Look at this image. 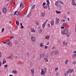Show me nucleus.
Masks as SVG:
<instances>
[{"label":"nucleus","instance_id":"nucleus-55","mask_svg":"<svg viewBox=\"0 0 76 76\" xmlns=\"http://www.w3.org/2000/svg\"><path fill=\"white\" fill-rule=\"evenodd\" d=\"M1 57V52H0V57Z\"/></svg>","mask_w":76,"mask_h":76},{"label":"nucleus","instance_id":"nucleus-22","mask_svg":"<svg viewBox=\"0 0 76 76\" xmlns=\"http://www.w3.org/2000/svg\"><path fill=\"white\" fill-rule=\"evenodd\" d=\"M18 44V42L16 40H15L14 44L15 45H17Z\"/></svg>","mask_w":76,"mask_h":76},{"label":"nucleus","instance_id":"nucleus-36","mask_svg":"<svg viewBox=\"0 0 76 76\" xmlns=\"http://www.w3.org/2000/svg\"><path fill=\"white\" fill-rule=\"evenodd\" d=\"M31 14H30V13H29L28 15H27V18H29V17L31 16Z\"/></svg>","mask_w":76,"mask_h":76},{"label":"nucleus","instance_id":"nucleus-10","mask_svg":"<svg viewBox=\"0 0 76 76\" xmlns=\"http://www.w3.org/2000/svg\"><path fill=\"white\" fill-rule=\"evenodd\" d=\"M72 4L73 6H76V3L75 0H72Z\"/></svg>","mask_w":76,"mask_h":76},{"label":"nucleus","instance_id":"nucleus-61","mask_svg":"<svg viewBox=\"0 0 76 76\" xmlns=\"http://www.w3.org/2000/svg\"><path fill=\"white\" fill-rule=\"evenodd\" d=\"M73 53H74V54H76V50L73 52Z\"/></svg>","mask_w":76,"mask_h":76},{"label":"nucleus","instance_id":"nucleus-19","mask_svg":"<svg viewBox=\"0 0 76 76\" xmlns=\"http://www.w3.org/2000/svg\"><path fill=\"white\" fill-rule=\"evenodd\" d=\"M69 71H68L66 72V73H65L64 75V76H66V75H69Z\"/></svg>","mask_w":76,"mask_h":76},{"label":"nucleus","instance_id":"nucleus-48","mask_svg":"<svg viewBox=\"0 0 76 76\" xmlns=\"http://www.w3.org/2000/svg\"><path fill=\"white\" fill-rule=\"evenodd\" d=\"M48 7H48L49 10H50V5H49V6L48 5Z\"/></svg>","mask_w":76,"mask_h":76},{"label":"nucleus","instance_id":"nucleus-6","mask_svg":"<svg viewBox=\"0 0 76 76\" xmlns=\"http://www.w3.org/2000/svg\"><path fill=\"white\" fill-rule=\"evenodd\" d=\"M55 5L56 6V7H58L60 8H61V5L58 4V3H57V2H56L55 3Z\"/></svg>","mask_w":76,"mask_h":76},{"label":"nucleus","instance_id":"nucleus-24","mask_svg":"<svg viewBox=\"0 0 76 76\" xmlns=\"http://www.w3.org/2000/svg\"><path fill=\"white\" fill-rule=\"evenodd\" d=\"M6 63V60L5 59H4V60L3 61L2 64H4V63Z\"/></svg>","mask_w":76,"mask_h":76},{"label":"nucleus","instance_id":"nucleus-63","mask_svg":"<svg viewBox=\"0 0 76 76\" xmlns=\"http://www.w3.org/2000/svg\"><path fill=\"white\" fill-rule=\"evenodd\" d=\"M46 57V58H48V55H46L45 56Z\"/></svg>","mask_w":76,"mask_h":76},{"label":"nucleus","instance_id":"nucleus-5","mask_svg":"<svg viewBox=\"0 0 76 76\" xmlns=\"http://www.w3.org/2000/svg\"><path fill=\"white\" fill-rule=\"evenodd\" d=\"M68 71L69 73H73L74 72V69H69L68 70Z\"/></svg>","mask_w":76,"mask_h":76},{"label":"nucleus","instance_id":"nucleus-26","mask_svg":"<svg viewBox=\"0 0 76 76\" xmlns=\"http://www.w3.org/2000/svg\"><path fill=\"white\" fill-rule=\"evenodd\" d=\"M47 3V4H48V5L49 6V5H50V1H49V0H47L46 1Z\"/></svg>","mask_w":76,"mask_h":76},{"label":"nucleus","instance_id":"nucleus-32","mask_svg":"<svg viewBox=\"0 0 76 76\" xmlns=\"http://www.w3.org/2000/svg\"><path fill=\"white\" fill-rule=\"evenodd\" d=\"M69 60L66 59V61L65 62V64H67V63H68V62H69Z\"/></svg>","mask_w":76,"mask_h":76},{"label":"nucleus","instance_id":"nucleus-45","mask_svg":"<svg viewBox=\"0 0 76 76\" xmlns=\"http://www.w3.org/2000/svg\"><path fill=\"white\" fill-rule=\"evenodd\" d=\"M45 54L43 53L42 54V56H43V57H45Z\"/></svg>","mask_w":76,"mask_h":76},{"label":"nucleus","instance_id":"nucleus-52","mask_svg":"<svg viewBox=\"0 0 76 76\" xmlns=\"http://www.w3.org/2000/svg\"><path fill=\"white\" fill-rule=\"evenodd\" d=\"M23 28H24V27H23V26H21V27L20 28H21V29H23Z\"/></svg>","mask_w":76,"mask_h":76},{"label":"nucleus","instance_id":"nucleus-62","mask_svg":"<svg viewBox=\"0 0 76 76\" xmlns=\"http://www.w3.org/2000/svg\"><path fill=\"white\" fill-rule=\"evenodd\" d=\"M32 11V9H31L30 10L29 13L31 14V13Z\"/></svg>","mask_w":76,"mask_h":76},{"label":"nucleus","instance_id":"nucleus-38","mask_svg":"<svg viewBox=\"0 0 76 76\" xmlns=\"http://www.w3.org/2000/svg\"><path fill=\"white\" fill-rule=\"evenodd\" d=\"M61 21L62 22H65V21H66V20L63 19L62 20H61Z\"/></svg>","mask_w":76,"mask_h":76},{"label":"nucleus","instance_id":"nucleus-39","mask_svg":"<svg viewBox=\"0 0 76 76\" xmlns=\"http://www.w3.org/2000/svg\"><path fill=\"white\" fill-rule=\"evenodd\" d=\"M13 38H14V36H12L10 37V39H13Z\"/></svg>","mask_w":76,"mask_h":76},{"label":"nucleus","instance_id":"nucleus-20","mask_svg":"<svg viewBox=\"0 0 76 76\" xmlns=\"http://www.w3.org/2000/svg\"><path fill=\"white\" fill-rule=\"evenodd\" d=\"M43 44L42 43H41L40 45V47H42V48H44V46L43 45Z\"/></svg>","mask_w":76,"mask_h":76},{"label":"nucleus","instance_id":"nucleus-31","mask_svg":"<svg viewBox=\"0 0 76 76\" xmlns=\"http://www.w3.org/2000/svg\"><path fill=\"white\" fill-rule=\"evenodd\" d=\"M45 24L44 23L42 25V28H45Z\"/></svg>","mask_w":76,"mask_h":76},{"label":"nucleus","instance_id":"nucleus-17","mask_svg":"<svg viewBox=\"0 0 76 76\" xmlns=\"http://www.w3.org/2000/svg\"><path fill=\"white\" fill-rule=\"evenodd\" d=\"M41 16H42V17H43V16H45V13L44 12H42L41 14Z\"/></svg>","mask_w":76,"mask_h":76},{"label":"nucleus","instance_id":"nucleus-4","mask_svg":"<svg viewBox=\"0 0 76 76\" xmlns=\"http://www.w3.org/2000/svg\"><path fill=\"white\" fill-rule=\"evenodd\" d=\"M2 11L4 13H7V9L6 8H4L3 9Z\"/></svg>","mask_w":76,"mask_h":76},{"label":"nucleus","instance_id":"nucleus-43","mask_svg":"<svg viewBox=\"0 0 76 76\" xmlns=\"http://www.w3.org/2000/svg\"><path fill=\"white\" fill-rule=\"evenodd\" d=\"M44 71L45 72H46V73H47V68H45V70Z\"/></svg>","mask_w":76,"mask_h":76},{"label":"nucleus","instance_id":"nucleus-25","mask_svg":"<svg viewBox=\"0 0 76 76\" xmlns=\"http://www.w3.org/2000/svg\"><path fill=\"white\" fill-rule=\"evenodd\" d=\"M67 44V42H65V41H64L63 42V44L64 45H66Z\"/></svg>","mask_w":76,"mask_h":76},{"label":"nucleus","instance_id":"nucleus-30","mask_svg":"<svg viewBox=\"0 0 76 76\" xmlns=\"http://www.w3.org/2000/svg\"><path fill=\"white\" fill-rule=\"evenodd\" d=\"M58 70V68L56 67L55 68V72H57Z\"/></svg>","mask_w":76,"mask_h":76},{"label":"nucleus","instance_id":"nucleus-28","mask_svg":"<svg viewBox=\"0 0 76 76\" xmlns=\"http://www.w3.org/2000/svg\"><path fill=\"white\" fill-rule=\"evenodd\" d=\"M14 74H15L17 73V71L16 70H13L12 72Z\"/></svg>","mask_w":76,"mask_h":76},{"label":"nucleus","instance_id":"nucleus-1","mask_svg":"<svg viewBox=\"0 0 76 76\" xmlns=\"http://www.w3.org/2000/svg\"><path fill=\"white\" fill-rule=\"evenodd\" d=\"M69 31V29H67L64 30L63 32L62 31L61 32L62 34L63 35V34H65V35L67 34V37H69V36H70V32H69L68 33V31Z\"/></svg>","mask_w":76,"mask_h":76},{"label":"nucleus","instance_id":"nucleus-3","mask_svg":"<svg viewBox=\"0 0 76 76\" xmlns=\"http://www.w3.org/2000/svg\"><path fill=\"white\" fill-rule=\"evenodd\" d=\"M42 72H41V75L43 76H44L45 75V74L46 73V72H45L44 71V69H41Z\"/></svg>","mask_w":76,"mask_h":76},{"label":"nucleus","instance_id":"nucleus-51","mask_svg":"<svg viewBox=\"0 0 76 76\" xmlns=\"http://www.w3.org/2000/svg\"><path fill=\"white\" fill-rule=\"evenodd\" d=\"M45 49H47V48H48V46H45Z\"/></svg>","mask_w":76,"mask_h":76},{"label":"nucleus","instance_id":"nucleus-33","mask_svg":"<svg viewBox=\"0 0 76 76\" xmlns=\"http://www.w3.org/2000/svg\"><path fill=\"white\" fill-rule=\"evenodd\" d=\"M16 24L17 25V26H18V25H19V22H18V21H16Z\"/></svg>","mask_w":76,"mask_h":76},{"label":"nucleus","instance_id":"nucleus-34","mask_svg":"<svg viewBox=\"0 0 76 76\" xmlns=\"http://www.w3.org/2000/svg\"><path fill=\"white\" fill-rule=\"evenodd\" d=\"M49 38H50V36H47L45 37V39H49Z\"/></svg>","mask_w":76,"mask_h":76},{"label":"nucleus","instance_id":"nucleus-7","mask_svg":"<svg viewBox=\"0 0 76 76\" xmlns=\"http://www.w3.org/2000/svg\"><path fill=\"white\" fill-rule=\"evenodd\" d=\"M31 40L33 42V41H35L36 39L35 37L34 36H32L31 37Z\"/></svg>","mask_w":76,"mask_h":76},{"label":"nucleus","instance_id":"nucleus-53","mask_svg":"<svg viewBox=\"0 0 76 76\" xmlns=\"http://www.w3.org/2000/svg\"><path fill=\"white\" fill-rule=\"evenodd\" d=\"M35 5H34L32 7H33V9H34L35 8Z\"/></svg>","mask_w":76,"mask_h":76},{"label":"nucleus","instance_id":"nucleus-42","mask_svg":"<svg viewBox=\"0 0 76 76\" xmlns=\"http://www.w3.org/2000/svg\"><path fill=\"white\" fill-rule=\"evenodd\" d=\"M27 56H29V52H27L26 53Z\"/></svg>","mask_w":76,"mask_h":76},{"label":"nucleus","instance_id":"nucleus-59","mask_svg":"<svg viewBox=\"0 0 76 76\" xmlns=\"http://www.w3.org/2000/svg\"><path fill=\"white\" fill-rule=\"evenodd\" d=\"M12 0H11L10 2V4H11V3H12Z\"/></svg>","mask_w":76,"mask_h":76},{"label":"nucleus","instance_id":"nucleus-54","mask_svg":"<svg viewBox=\"0 0 76 76\" xmlns=\"http://www.w3.org/2000/svg\"><path fill=\"white\" fill-rule=\"evenodd\" d=\"M64 19H66V15H64Z\"/></svg>","mask_w":76,"mask_h":76},{"label":"nucleus","instance_id":"nucleus-14","mask_svg":"<svg viewBox=\"0 0 76 76\" xmlns=\"http://www.w3.org/2000/svg\"><path fill=\"white\" fill-rule=\"evenodd\" d=\"M31 73L34 74L35 73V71L34 70V69H32L31 70Z\"/></svg>","mask_w":76,"mask_h":76},{"label":"nucleus","instance_id":"nucleus-40","mask_svg":"<svg viewBox=\"0 0 76 76\" xmlns=\"http://www.w3.org/2000/svg\"><path fill=\"white\" fill-rule=\"evenodd\" d=\"M51 56H52V54H54V51H52L51 52Z\"/></svg>","mask_w":76,"mask_h":76},{"label":"nucleus","instance_id":"nucleus-58","mask_svg":"<svg viewBox=\"0 0 76 76\" xmlns=\"http://www.w3.org/2000/svg\"><path fill=\"white\" fill-rule=\"evenodd\" d=\"M32 74L31 76H34V73H31Z\"/></svg>","mask_w":76,"mask_h":76},{"label":"nucleus","instance_id":"nucleus-41","mask_svg":"<svg viewBox=\"0 0 76 76\" xmlns=\"http://www.w3.org/2000/svg\"><path fill=\"white\" fill-rule=\"evenodd\" d=\"M76 62L75 61H73L72 63V64H76Z\"/></svg>","mask_w":76,"mask_h":76},{"label":"nucleus","instance_id":"nucleus-56","mask_svg":"<svg viewBox=\"0 0 76 76\" xmlns=\"http://www.w3.org/2000/svg\"><path fill=\"white\" fill-rule=\"evenodd\" d=\"M7 66H8L6 64L4 66V67H7Z\"/></svg>","mask_w":76,"mask_h":76},{"label":"nucleus","instance_id":"nucleus-12","mask_svg":"<svg viewBox=\"0 0 76 76\" xmlns=\"http://www.w3.org/2000/svg\"><path fill=\"white\" fill-rule=\"evenodd\" d=\"M59 22V19L58 18H56V21L55 22L56 24H58Z\"/></svg>","mask_w":76,"mask_h":76},{"label":"nucleus","instance_id":"nucleus-64","mask_svg":"<svg viewBox=\"0 0 76 76\" xmlns=\"http://www.w3.org/2000/svg\"><path fill=\"white\" fill-rule=\"evenodd\" d=\"M75 31L76 32V26H75Z\"/></svg>","mask_w":76,"mask_h":76},{"label":"nucleus","instance_id":"nucleus-29","mask_svg":"<svg viewBox=\"0 0 76 76\" xmlns=\"http://www.w3.org/2000/svg\"><path fill=\"white\" fill-rule=\"evenodd\" d=\"M4 28H3L1 29V32L3 33L4 32Z\"/></svg>","mask_w":76,"mask_h":76},{"label":"nucleus","instance_id":"nucleus-60","mask_svg":"<svg viewBox=\"0 0 76 76\" xmlns=\"http://www.w3.org/2000/svg\"><path fill=\"white\" fill-rule=\"evenodd\" d=\"M49 44H50V42H48L47 43V45H49Z\"/></svg>","mask_w":76,"mask_h":76},{"label":"nucleus","instance_id":"nucleus-11","mask_svg":"<svg viewBox=\"0 0 76 76\" xmlns=\"http://www.w3.org/2000/svg\"><path fill=\"white\" fill-rule=\"evenodd\" d=\"M20 13L19 12L15 11L14 12V15H19Z\"/></svg>","mask_w":76,"mask_h":76},{"label":"nucleus","instance_id":"nucleus-37","mask_svg":"<svg viewBox=\"0 0 76 76\" xmlns=\"http://www.w3.org/2000/svg\"><path fill=\"white\" fill-rule=\"evenodd\" d=\"M35 24H36V25H38V26L39 25V22H38V21H37L35 22Z\"/></svg>","mask_w":76,"mask_h":76},{"label":"nucleus","instance_id":"nucleus-57","mask_svg":"<svg viewBox=\"0 0 76 76\" xmlns=\"http://www.w3.org/2000/svg\"><path fill=\"white\" fill-rule=\"evenodd\" d=\"M27 12H28V10L26 12H24V15H26V13H27Z\"/></svg>","mask_w":76,"mask_h":76},{"label":"nucleus","instance_id":"nucleus-46","mask_svg":"<svg viewBox=\"0 0 76 76\" xmlns=\"http://www.w3.org/2000/svg\"><path fill=\"white\" fill-rule=\"evenodd\" d=\"M56 76H58V73L57 72L56 73Z\"/></svg>","mask_w":76,"mask_h":76},{"label":"nucleus","instance_id":"nucleus-50","mask_svg":"<svg viewBox=\"0 0 76 76\" xmlns=\"http://www.w3.org/2000/svg\"><path fill=\"white\" fill-rule=\"evenodd\" d=\"M48 28H50V24H49L48 25Z\"/></svg>","mask_w":76,"mask_h":76},{"label":"nucleus","instance_id":"nucleus-49","mask_svg":"<svg viewBox=\"0 0 76 76\" xmlns=\"http://www.w3.org/2000/svg\"><path fill=\"white\" fill-rule=\"evenodd\" d=\"M48 20H46V21L45 22V23H44L45 24H46V23H47V22L48 21Z\"/></svg>","mask_w":76,"mask_h":76},{"label":"nucleus","instance_id":"nucleus-18","mask_svg":"<svg viewBox=\"0 0 76 76\" xmlns=\"http://www.w3.org/2000/svg\"><path fill=\"white\" fill-rule=\"evenodd\" d=\"M31 32H35V30L33 28H31Z\"/></svg>","mask_w":76,"mask_h":76},{"label":"nucleus","instance_id":"nucleus-2","mask_svg":"<svg viewBox=\"0 0 76 76\" xmlns=\"http://www.w3.org/2000/svg\"><path fill=\"white\" fill-rule=\"evenodd\" d=\"M21 6L22 8H23V7H25V3L24 2L23 3H22V2H21L20 4V7H21Z\"/></svg>","mask_w":76,"mask_h":76},{"label":"nucleus","instance_id":"nucleus-9","mask_svg":"<svg viewBox=\"0 0 76 76\" xmlns=\"http://www.w3.org/2000/svg\"><path fill=\"white\" fill-rule=\"evenodd\" d=\"M54 53L55 55H58V54H59V52H58V51L57 50H56L55 51Z\"/></svg>","mask_w":76,"mask_h":76},{"label":"nucleus","instance_id":"nucleus-15","mask_svg":"<svg viewBox=\"0 0 76 76\" xmlns=\"http://www.w3.org/2000/svg\"><path fill=\"white\" fill-rule=\"evenodd\" d=\"M54 20H52L50 22L51 25H54Z\"/></svg>","mask_w":76,"mask_h":76},{"label":"nucleus","instance_id":"nucleus-47","mask_svg":"<svg viewBox=\"0 0 76 76\" xmlns=\"http://www.w3.org/2000/svg\"><path fill=\"white\" fill-rule=\"evenodd\" d=\"M46 4V3H45V2L43 3L42 4L43 6H45Z\"/></svg>","mask_w":76,"mask_h":76},{"label":"nucleus","instance_id":"nucleus-16","mask_svg":"<svg viewBox=\"0 0 76 76\" xmlns=\"http://www.w3.org/2000/svg\"><path fill=\"white\" fill-rule=\"evenodd\" d=\"M57 3V2H58V3H61V4H64L63 3V2H62L61 1H58L56 2Z\"/></svg>","mask_w":76,"mask_h":76},{"label":"nucleus","instance_id":"nucleus-44","mask_svg":"<svg viewBox=\"0 0 76 76\" xmlns=\"http://www.w3.org/2000/svg\"><path fill=\"white\" fill-rule=\"evenodd\" d=\"M42 32V29H40L39 31V33H41Z\"/></svg>","mask_w":76,"mask_h":76},{"label":"nucleus","instance_id":"nucleus-27","mask_svg":"<svg viewBox=\"0 0 76 76\" xmlns=\"http://www.w3.org/2000/svg\"><path fill=\"white\" fill-rule=\"evenodd\" d=\"M56 13H57V14H58L59 13H61V12L58 11L57 10H56Z\"/></svg>","mask_w":76,"mask_h":76},{"label":"nucleus","instance_id":"nucleus-35","mask_svg":"<svg viewBox=\"0 0 76 76\" xmlns=\"http://www.w3.org/2000/svg\"><path fill=\"white\" fill-rule=\"evenodd\" d=\"M42 53H41L40 55V58H42Z\"/></svg>","mask_w":76,"mask_h":76},{"label":"nucleus","instance_id":"nucleus-23","mask_svg":"<svg viewBox=\"0 0 76 76\" xmlns=\"http://www.w3.org/2000/svg\"><path fill=\"white\" fill-rule=\"evenodd\" d=\"M44 59L45 61H46V62L48 61V59H47V58H44Z\"/></svg>","mask_w":76,"mask_h":76},{"label":"nucleus","instance_id":"nucleus-13","mask_svg":"<svg viewBox=\"0 0 76 76\" xmlns=\"http://www.w3.org/2000/svg\"><path fill=\"white\" fill-rule=\"evenodd\" d=\"M68 24V23L67 22H65L64 23H63V26H66V25H67Z\"/></svg>","mask_w":76,"mask_h":76},{"label":"nucleus","instance_id":"nucleus-21","mask_svg":"<svg viewBox=\"0 0 76 76\" xmlns=\"http://www.w3.org/2000/svg\"><path fill=\"white\" fill-rule=\"evenodd\" d=\"M72 58H75V57H76V54H74V55H73L72 56Z\"/></svg>","mask_w":76,"mask_h":76},{"label":"nucleus","instance_id":"nucleus-8","mask_svg":"<svg viewBox=\"0 0 76 76\" xmlns=\"http://www.w3.org/2000/svg\"><path fill=\"white\" fill-rule=\"evenodd\" d=\"M6 42L7 44H8L10 46L12 45V43H10V41H6Z\"/></svg>","mask_w":76,"mask_h":76}]
</instances>
